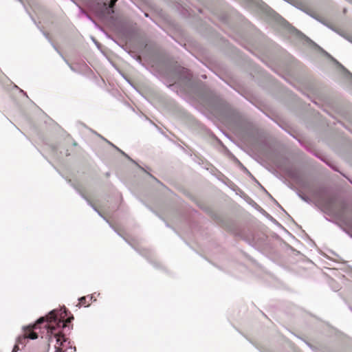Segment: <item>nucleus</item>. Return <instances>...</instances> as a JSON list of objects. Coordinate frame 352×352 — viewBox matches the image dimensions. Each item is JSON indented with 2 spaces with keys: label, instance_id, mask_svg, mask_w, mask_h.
I'll list each match as a JSON object with an SVG mask.
<instances>
[{
  "label": "nucleus",
  "instance_id": "1",
  "mask_svg": "<svg viewBox=\"0 0 352 352\" xmlns=\"http://www.w3.org/2000/svg\"><path fill=\"white\" fill-rule=\"evenodd\" d=\"M72 319H74L73 316L69 317L65 320L60 319L58 320L56 311L53 310L50 311L45 318H40L34 324L25 327L23 328V334L18 337V343L24 344L27 339H36L38 338V335L34 330L38 329V325L43 322H45V327L47 329V333L51 334L48 327L50 324H52L56 329V326L58 327H62L63 329H65L67 326V323H69Z\"/></svg>",
  "mask_w": 352,
  "mask_h": 352
},
{
  "label": "nucleus",
  "instance_id": "2",
  "mask_svg": "<svg viewBox=\"0 0 352 352\" xmlns=\"http://www.w3.org/2000/svg\"><path fill=\"white\" fill-rule=\"evenodd\" d=\"M48 327L50 330L51 335H53L54 338L56 339L57 345H56V352H72V348L66 349L65 350L63 349V342H66L65 335L62 332H56V328L52 324H50Z\"/></svg>",
  "mask_w": 352,
  "mask_h": 352
},
{
  "label": "nucleus",
  "instance_id": "3",
  "mask_svg": "<svg viewBox=\"0 0 352 352\" xmlns=\"http://www.w3.org/2000/svg\"><path fill=\"white\" fill-rule=\"evenodd\" d=\"M339 226L343 230L352 236V221H339Z\"/></svg>",
  "mask_w": 352,
  "mask_h": 352
},
{
  "label": "nucleus",
  "instance_id": "4",
  "mask_svg": "<svg viewBox=\"0 0 352 352\" xmlns=\"http://www.w3.org/2000/svg\"><path fill=\"white\" fill-rule=\"evenodd\" d=\"M92 299H93L92 296L81 297L80 298H79V302H78V305L79 307H80V306L88 307L90 305Z\"/></svg>",
  "mask_w": 352,
  "mask_h": 352
},
{
  "label": "nucleus",
  "instance_id": "5",
  "mask_svg": "<svg viewBox=\"0 0 352 352\" xmlns=\"http://www.w3.org/2000/svg\"><path fill=\"white\" fill-rule=\"evenodd\" d=\"M19 344H21V343H18V339L16 340V343L13 347L12 352H17L19 350Z\"/></svg>",
  "mask_w": 352,
  "mask_h": 352
},
{
  "label": "nucleus",
  "instance_id": "6",
  "mask_svg": "<svg viewBox=\"0 0 352 352\" xmlns=\"http://www.w3.org/2000/svg\"><path fill=\"white\" fill-rule=\"evenodd\" d=\"M116 0H111L109 2V8H113L116 4Z\"/></svg>",
  "mask_w": 352,
  "mask_h": 352
}]
</instances>
